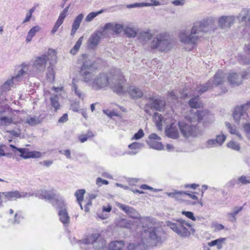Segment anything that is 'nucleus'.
I'll use <instances>...</instances> for the list:
<instances>
[{
    "instance_id": "nucleus-1",
    "label": "nucleus",
    "mask_w": 250,
    "mask_h": 250,
    "mask_svg": "<svg viewBox=\"0 0 250 250\" xmlns=\"http://www.w3.org/2000/svg\"><path fill=\"white\" fill-rule=\"evenodd\" d=\"M214 20L208 18L193 23L190 29H184L179 33L180 42L185 44H195L205 33H208L212 28Z\"/></svg>"
},
{
    "instance_id": "nucleus-2",
    "label": "nucleus",
    "mask_w": 250,
    "mask_h": 250,
    "mask_svg": "<svg viewBox=\"0 0 250 250\" xmlns=\"http://www.w3.org/2000/svg\"><path fill=\"white\" fill-rule=\"evenodd\" d=\"M123 74L120 70H116L109 73H101L96 75L93 80L92 88L98 90L110 86L116 93L125 92L123 83Z\"/></svg>"
},
{
    "instance_id": "nucleus-3",
    "label": "nucleus",
    "mask_w": 250,
    "mask_h": 250,
    "mask_svg": "<svg viewBox=\"0 0 250 250\" xmlns=\"http://www.w3.org/2000/svg\"><path fill=\"white\" fill-rule=\"evenodd\" d=\"M161 244V237L156 228L150 227L142 233L140 242L129 244L127 249L128 250H147Z\"/></svg>"
},
{
    "instance_id": "nucleus-4",
    "label": "nucleus",
    "mask_w": 250,
    "mask_h": 250,
    "mask_svg": "<svg viewBox=\"0 0 250 250\" xmlns=\"http://www.w3.org/2000/svg\"><path fill=\"white\" fill-rule=\"evenodd\" d=\"M209 115V113L208 110L201 111L191 110L189 114L186 116V119L189 123H186L184 122L179 123V128L182 135L185 137L194 135L196 126L191 123H198L204 118H207Z\"/></svg>"
},
{
    "instance_id": "nucleus-5",
    "label": "nucleus",
    "mask_w": 250,
    "mask_h": 250,
    "mask_svg": "<svg viewBox=\"0 0 250 250\" xmlns=\"http://www.w3.org/2000/svg\"><path fill=\"white\" fill-rule=\"evenodd\" d=\"M173 46L172 40L169 35L166 33L157 34L151 42V48L157 49L161 52L169 51Z\"/></svg>"
},
{
    "instance_id": "nucleus-6",
    "label": "nucleus",
    "mask_w": 250,
    "mask_h": 250,
    "mask_svg": "<svg viewBox=\"0 0 250 250\" xmlns=\"http://www.w3.org/2000/svg\"><path fill=\"white\" fill-rule=\"evenodd\" d=\"M96 69L94 62L91 60L85 61L81 67L80 79L92 87L94 80L93 72Z\"/></svg>"
},
{
    "instance_id": "nucleus-7",
    "label": "nucleus",
    "mask_w": 250,
    "mask_h": 250,
    "mask_svg": "<svg viewBox=\"0 0 250 250\" xmlns=\"http://www.w3.org/2000/svg\"><path fill=\"white\" fill-rule=\"evenodd\" d=\"M168 226L174 232L182 238H187L190 235V231L187 227L192 232L195 231L191 224L182 219H179L175 223L169 222Z\"/></svg>"
},
{
    "instance_id": "nucleus-8",
    "label": "nucleus",
    "mask_w": 250,
    "mask_h": 250,
    "mask_svg": "<svg viewBox=\"0 0 250 250\" xmlns=\"http://www.w3.org/2000/svg\"><path fill=\"white\" fill-rule=\"evenodd\" d=\"M50 55H42L34 58L32 62V70H31L33 75L43 73L47 67V62L50 59Z\"/></svg>"
},
{
    "instance_id": "nucleus-9",
    "label": "nucleus",
    "mask_w": 250,
    "mask_h": 250,
    "mask_svg": "<svg viewBox=\"0 0 250 250\" xmlns=\"http://www.w3.org/2000/svg\"><path fill=\"white\" fill-rule=\"evenodd\" d=\"M82 244H91L94 249L97 250L103 249L106 247V241L99 233H93L88 236L82 242Z\"/></svg>"
},
{
    "instance_id": "nucleus-10",
    "label": "nucleus",
    "mask_w": 250,
    "mask_h": 250,
    "mask_svg": "<svg viewBox=\"0 0 250 250\" xmlns=\"http://www.w3.org/2000/svg\"><path fill=\"white\" fill-rule=\"evenodd\" d=\"M250 107V103H248L240 106L236 107L233 111V117L236 123L238 124H244L248 121V115L246 111Z\"/></svg>"
},
{
    "instance_id": "nucleus-11",
    "label": "nucleus",
    "mask_w": 250,
    "mask_h": 250,
    "mask_svg": "<svg viewBox=\"0 0 250 250\" xmlns=\"http://www.w3.org/2000/svg\"><path fill=\"white\" fill-rule=\"evenodd\" d=\"M15 115L11 109L0 108V126H7L15 124Z\"/></svg>"
},
{
    "instance_id": "nucleus-12",
    "label": "nucleus",
    "mask_w": 250,
    "mask_h": 250,
    "mask_svg": "<svg viewBox=\"0 0 250 250\" xmlns=\"http://www.w3.org/2000/svg\"><path fill=\"white\" fill-rule=\"evenodd\" d=\"M165 102L158 97H150L149 98V103L146 104L145 106V111L148 114L151 113L148 108L154 109L161 111L164 109Z\"/></svg>"
},
{
    "instance_id": "nucleus-13",
    "label": "nucleus",
    "mask_w": 250,
    "mask_h": 250,
    "mask_svg": "<svg viewBox=\"0 0 250 250\" xmlns=\"http://www.w3.org/2000/svg\"><path fill=\"white\" fill-rule=\"evenodd\" d=\"M53 204L54 203H53ZM53 206H56V207H58L60 208L59 211L60 220L64 226H68L70 223V217L67 212L63 201L61 200H57L56 201V205L53 204Z\"/></svg>"
},
{
    "instance_id": "nucleus-14",
    "label": "nucleus",
    "mask_w": 250,
    "mask_h": 250,
    "mask_svg": "<svg viewBox=\"0 0 250 250\" xmlns=\"http://www.w3.org/2000/svg\"><path fill=\"white\" fill-rule=\"evenodd\" d=\"M106 36L105 33L102 28L95 31L89 37L87 41V45L91 49H94L99 44L102 37Z\"/></svg>"
},
{
    "instance_id": "nucleus-15",
    "label": "nucleus",
    "mask_w": 250,
    "mask_h": 250,
    "mask_svg": "<svg viewBox=\"0 0 250 250\" xmlns=\"http://www.w3.org/2000/svg\"><path fill=\"white\" fill-rule=\"evenodd\" d=\"M29 66L25 63H22L19 66L15 72V76L13 77L16 82H21L23 80V76L28 75H33L32 71H29Z\"/></svg>"
},
{
    "instance_id": "nucleus-16",
    "label": "nucleus",
    "mask_w": 250,
    "mask_h": 250,
    "mask_svg": "<svg viewBox=\"0 0 250 250\" xmlns=\"http://www.w3.org/2000/svg\"><path fill=\"white\" fill-rule=\"evenodd\" d=\"M236 18L237 17L233 15L222 16L218 20V26L222 29L228 30L234 24Z\"/></svg>"
},
{
    "instance_id": "nucleus-17",
    "label": "nucleus",
    "mask_w": 250,
    "mask_h": 250,
    "mask_svg": "<svg viewBox=\"0 0 250 250\" xmlns=\"http://www.w3.org/2000/svg\"><path fill=\"white\" fill-rule=\"evenodd\" d=\"M125 77L123 75V83H122L123 87H124V89L125 90V92L123 93H117L119 95H125L126 93H128L130 96L133 99H138L141 98L143 96L142 91L139 89V88L134 87V86H129L126 87L125 85Z\"/></svg>"
},
{
    "instance_id": "nucleus-18",
    "label": "nucleus",
    "mask_w": 250,
    "mask_h": 250,
    "mask_svg": "<svg viewBox=\"0 0 250 250\" xmlns=\"http://www.w3.org/2000/svg\"><path fill=\"white\" fill-rule=\"evenodd\" d=\"M5 202L10 200H16L18 199L29 197L33 194L30 193L20 192L18 190L3 192Z\"/></svg>"
},
{
    "instance_id": "nucleus-19",
    "label": "nucleus",
    "mask_w": 250,
    "mask_h": 250,
    "mask_svg": "<svg viewBox=\"0 0 250 250\" xmlns=\"http://www.w3.org/2000/svg\"><path fill=\"white\" fill-rule=\"evenodd\" d=\"M101 28L106 36L107 32L110 31L116 34L120 33L123 30V25L115 22H109L106 23L103 27Z\"/></svg>"
},
{
    "instance_id": "nucleus-20",
    "label": "nucleus",
    "mask_w": 250,
    "mask_h": 250,
    "mask_svg": "<svg viewBox=\"0 0 250 250\" xmlns=\"http://www.w3.org/2000/svg\"><path fill=\"white\" fill-rule=\"evenodd\" d=\"M237 19L239 22H248L250 26V8H242L237 16Z\"/></svg>"
},
{
    "instance_id": "nucleus-21",
    "label": "nucleus",
    "mask_w": 250,
    "mask_h": 250,
    "mask_svg": "<svg viewBox=\"0 0 250 250\" xmlns=\"http://www.w3.org/2000/svg\"><path fill=\"white\" fill-rule=\"evenodd\" d=\"M227 79L230 84L232 85H239L242 82L243 76L240 74L232 72L229 74Z\"/></svg>"
},
{
    "instance_id": "nucleus-22",
    "label": "nucleus",
    "mask_w": 250,
    "mask_h": 250,
    "mask_svg": "<svg viewBox=\"0 0 250 250\" xmlns=\"http://www.w3.org/2000/svg\"><path fill=\"white\" fill-rule=\"evenodd\" d=\"M10 146L12 148V151L16 154H18V152L20 154L19 156L23 159L29 158L30 151L26 148H18L13 145H10Z\"/></svg>"
},
{
    "instance_id": "nucleus-23",
    "label": "nucleus",
    "mask_w": 250,
    "mask_h": 250,
    "mask_svg": "<svg viewBox=\"0 0 250 250\" xmlns=\"http://www.w3.org/2000/svg\"><path fill=\"white\" fill-rule=\"evenodd\" d=\"M166 134L167 136L172 139L178 138L179 133L176 125L174 124H171L169 128H166Z\"/></svg>"
},
{
    "instance_id": "nucleus-24",
    "label": "nucleus",
    "mask_w": 250,
    "mask_h": 250,
    "mask_svg": "<svg viewBox=\"0 0 250 250\" xmlns=\"http://www.w3.org/2000/svg\"><path fill=\"white\" fill-rule=\"evenodd\" d=\"M226 78V74L222 71L219 70L214 75L213 77V81H211L212 85L214 84L216 86L221 84L225 82Z\"/></svg>"
},
{
    "instance_id": "nucleus-25",
    "label": "nucleus",
    "mask_w": 250,
    "mask_h": 250,
    "mask_svg": "<svg viewBox=\"0 0 250 250\" xmlns=\"http://www.w3.org/2000/svg\"><path fill=\"white\" fill-rule=\"evenodd\" d=\"M243 209V207H234L231 211L227 213V216L229 220L231 222H234L236 220L237 215L241 212Z\"/></svg>"
},
{
    "instance_id": "nucleus-26",
    "label": "nucleus",
    "mask_w": 250,
    "mask_h": 250,
    "mask_svg": "<svg viewBox=\"0 0 250 250\" xmlns=\"http://www.w3.org/2000/svg\"><path fill=\"white\" fill-rule=\"evenodd\" d=\"M152 38V34L150 31H142L139 33L138 40L142 43H146Z\"/></svg>"
},
{
    "instance_id": "nucleus-27",
    "label": "nucleus",
    "mask_w": 250,
    "mask_h": 250,
    "mask_svg": "<svg viewBox=\"0 0 250 250\" xmlns=\"http://www.w3.org/2000/svg\"><path fill=\"white\" fill-rule=\"evenodd\" d=\"M213 87L212 82L209 80L205 85H200L197 87L196 91L198 95H201Z\"/></svg>"
},
{
    "instance_id": "nucleus-28",
    "label": "nucleus",
    "mask_w": 250,
    "mask_h": 250,
    "mask_svg": "<svg viewBox=\"0 0 250 250\" xmlns=\"http://www.w3.org/2000/svg\"><path fill=\"white\" fill-rule=\"evenodd\" d=\"M78 80L73 79L72 82V90L74 91L75 95L79 98L83 99L84 98L83 94L78 88Z\"/></svg>"
},
{
    "instance_id": "nucleus-29",
    "label": "nucleus",
    "mask_w": 250,
    "mask_h": 250,
    "mask_svg": "<svg viewBox=\"0 0 250 250\" xmlns=\"http://www.w3.org/2000/svg\"><path fill=\"white\" fill-rule=\"evenodd\" d=\"M41 30V27L39 25H36L31 28L28 31L26 38V41L29 42L31 41L32 38L35 36L37 32Z\"/></svg>"
},
{
    "instance_id": "nucleus-30",
    "label": "nucleus",
    "mask_w": 250,
    "mask_h": 250,
    "mask_svg": "<svg viewBox=\"0 0 250 250\" xmlns=\"http://www.w3.org/2000/svg\"><path fill=\"white\" fill-rule=\"evenodd\" d=\"M41 195L43 198L47 200L53 201L57 200L56 194L51 191L42 190L41 191Z\"/></svg>"
},
{
    "instance_id": "nucleus-31",
    "label": "nucleus",
    "mask_w": 250,
    "mask_h": 250,
    "mask_svg": "<svg viewBox=\"0 0 250 250\" xmlns=\"http://www.w3.org/2000/svg\"><path fill=\"white\" fill-rule=\"evenodd\" d=\"M144 145L141 143H139L138 142H134L128 146V147L130 149L135 150L136 151H131L128 152V154L130 155H135L136 154L139 150L143 147Z\"/></svg>"
},
{
    "instance_id": "nucleus-32",
    "label": "nucleus",
    "mask_w": 250,
    "mask_h": 250,
    "mask_svg": "<svg viewBox=\"0 0 250 250\" xmlns=\"http://www.w3.org/2000/svg\"><path fill=\"white\" fill-rule=\"evenodd\" d=\"M147 144L150 147L158 150H161L164 149V146L161 142L157 141V140H147Z\"/></svg>"
},
{
    "instance_id": "nucleus-33",
    "label": "nucleus",
    "mask_w": 250,
    "mask_h": 250,
    "mask_svg": "<svg viewBox=\"0 0 250 250\" xmlns=\"http://www.w3.org/2000/svg\"><path fill=\"white\" fill-rule=\"evenodd\" d=\"M124 246L125 243L123 241L112 242L110 244L109 250H122Z\"/></svg>"
},
{
    "instance_id": "nucleus-34",
    "label": "nucleus",
    "mask_w": 250,
    "mask_h": 250,
    "mask_svg": "<svg viewBox=\"0 0 250 250\" xmlns=\"http://www.w3.org/2000/svg\"><path fill=\"white\" fill-rule=\"evenodd\" d=\"M153 120L155 123L157 127L159 130H162L163 122V118L161 114L156 112L154 113Z\"/></svg>"
},
{
    "instance_id": "nucleus-35",
    "label": "nucleus",
    "mask_w": 250,
    "mask_h": 250,
    "mask_svg": "<svg viewBox=\"0 0 250 250\" xmlns=\"http://www.w3.org/2000/svg\"><path fill=\"white\" fill-rule=\"evenodd\" d=\"M225 125L230 134L237 135L240 139L242 138L241 134L235 125H232L229 122H225Z\"/></svg>"
},
{
    "instance_id": "nucleus-36",
    "label": "nucleus",
    "mask_w": 250,
    "mask_h": 250,
    "mask_svg": "<svg viewBox=\"0 0 250 250\" xmlns=\"http://www.w3.org/2000/svg\"><path fill=\"white\" fill-rule=\"evenodd\" d=\"M198 97L199 95H197L196 96H194V98H191L189 100L188 104L191 108H197L202 106V104L199 101V99L198 98Z\"/></svg>"
},
{
    "instance_id": "nucleus-37",
    "label": "nucleus",
    "mask_w": 250,
    "mask_h": 250,
    "mask_svg": "<svg viewBox=\"0 0 250 250\" xmlns=\"http://www.w3.org/2000/svg\"><path fill=\"white\" fill-rule=\"evenodd\" d=\"M226 240V238H220L213 241H211L208 243L209 246H214L216 245L218 249L220 250L222 248L223 243Z\"/></svg>"
},
{
    "instance_id": "nucleus-38",
    "label": "nucleus",
    "mask_w": 250,
    "mask_h": 250,
    "mask_svg": "<svg viewBox=\"0 0 250 250\" xmlns=\"http://www.w3.org/2000/svg\"><path fill=\"white\" fill-rule=\"evenodd\" d=\"M50 99L52 106L54 108L55 110L58 109L60 106L59 96L57 95H54L51 96Z\"/></svg>"
},
{
    "instance_id": "nucleus-39",
    "label": "nucleus",
    "mask_w": 250,
    "mask_h": 250,
    "mask_svg": "<svg viewBox=\"0 0 250 250\" xmlns=\"http://www.w3.org/2000/svg\"><path fill=\"white\" fill-rule=\"evenodd\" d=\"M83 40V36H82L79 39V40L76 42L74 46L73 47V48H72L70 50V52L71 54H72L73 55H75L77 53V52L79 51V50L80 48V46L82 43Z\"/></svg>"
},
{
    "instance_id": "nucleus-40",
    "label": "nucleus",
    "mask_w": 250,
    "mask_h": 250,
    "mask_svg": "<svg viewBox=\"0 0 250 250\" xmlns=\"http://www.w3.org/2000/svg\"><path fill=\"white\" fill-rule=\"evenodd\" d=\"M15 79L12 77L11 79L7 80L2 86V88L4 90H9L11 87H13L14 85Z\"/></svg>"
},
{
    "instance_id": "nucleus-41",
    "label": "nucleus",
    "mask_w": 250,
    "mask_h": 250,
    "mask_svg": "<svg viewBox=\"0 0 250 250\" xmlns=\"http://www.w3.org/2000/svg\"><path fill=\"white\" fill-rule=\"evenodd\" d=\"M83 18V15L82 14H81L77 16L75 18L72 27L78 29L80 25V24Z\"/></svg>"
},
{
    "instance_id": "nucleus-42",
    "label": "nucleus",
    "mask_w": 250,
    "mask_h": 250,
    "mask_svg": "<svg viewBox=\"0 0 250 250\" xmlns=\"http://www.w3.org/2000/svg\"><path fill=\"white\" fill-rule=\"evenodd\" d=\"M26 122L28 125L34 126L40 124L41 121L39 117H34L27 118Z\"/></svg>"
},
{
    "instance_id": "nucleus-43",
    "label": "nucleus",
    "mask_w": 250,
    "mask_h": 250,
    "mask_svg": "<svg viewBox=\"0 0 250 250\" xmlns=\"http://www.w3.org/2000/svg\"><path fill=\"white\" fill-rule=\"evenodd\" d=\"M85 192L84 189H79L75 193V195L77 198V200L79 204L82 202L83 200V195Z\"/></svg>"
},
{
    "instance_id": "nucleus-44",
    "label": "nucleus",
    "mask_w": 250,
    "mask_h": 250,
    "mask_svg": "<svg viewBox=\"0 0 250 250\" xmlns=\"http://www.w3.org/2000/svg\"><path fill=\"white\" fill-rule=\"evenodd\" d=\"M237 183V184L241 183L242 185L250 184V176L242 175L238 177Z\"/></svg>"
},
{
    "instance_id": "nucleus-45",
    "label": "nucleus",
    "mask_w": 250,
    "mask_h": 250,
    "mask_svg": "<svg viewBox=\"0 0 250 250\" xmlns=\"http://www.w3.org/2000/svg\"><path fill=\"white\" fill-rule=\"evenodd\" d=\"M227 146L228 147L235 151H239L240 149V145L234 141H230L227 144Z\"/></svg>"
},
{
    "instance_id": "nucleus-46",
    "label": "nucleus",
    "mask_w": 250,
    "mask_h": 250,
    "mask_svg": "<svg viewBox=\"0 0 250 250\" xmlns=\"http://www.w3.org/2000/svg\"><path fill=\"white\" fill-rule=\"evenodd\" d=\"M124 32L128 37H134L136 35V31L132 28L126 27L124 29Z\"/></svg>"
},
{
    "instance_id": "nucleus-47",
    "label": "nucleus",
    "mask_w": 250,
    "mask_h": 250,
    "mask_svg": "<svg viewBox=\"0 0 250 250\" xmlns=\"http://www.w3.org/2000/svg\"><path fill=\"white\" fill-rule=\"evenodd\" d=\"M103 10H100L97 12H91L88 14V15L85 18V21H91L93 20V19L95 18L99 14L102 13Z\"/></svg>"
},
{
    "instance_id": "nucleus-48",
    "label": "nucleus",
    "mask_w": 250,
    "mask_h": 250,
    "mask_svg": "<svg viewBox=\"0 0 250 250\" xmlns=\"http://www.w3.org/2000/svg\"><path fill=\"white\" fill-rule=\"evenodd\" d=\"M226 139V136L221 133V134L217 135L216 137V142L218 146H221Z\"/></svg>"
},
{
    "instance_id": "nucleus-49",
    "label": "nucleus",
    "mask_w": 250,
    "mask_h": 250,
    "mask_svg": "<svg viewBox=\"0 0 250 250\" xmlns=\"http://www.w3.org/2000/svg\"><path fill=\"white\" fill-rule=\"evenodd\" d=\"M247 122L248 121L245 122V123L243 124L242 125L247 137L250 139V123H248Z\"/></svg>"
},
{
    "instance_id": "nucleus-50",
    "label": "nucleus",
    "mask_w": 250,
    "mask_h": 250,
    "mask_svg": "<svg viewBox=\"0 0 250 250\" xmlns=\"http://www.w3.org/2000/svg\"><path fill=\"white\" fill-rule=\"evenodd\" d=\"M218 145L215 139H209L207 142L206 146L207 148H211L217 146Z\"/></svg>"
},
{
    "instance_id": "nucleus-51",
    "label": "nucleus",
    "mask_w": 250,
    "mask_h": 250,
    "mask_svg": "<svg viewBox=\"0 0 250 250\" xmlns=\"http://www.w3.org/2000/svg\"><path fill=\"white\" fill-rule=\"evenodd\" d=\"M185 193H186V192L175 190V195L174 199L177 201L182 200V197L184 196V195H185Z\"/></svg>"
},
{
    "instance_id": "nucleus-52",
    "label": "nucleus",
    "mask_w": 250,
    "mask_h": 250,
    "mask_svg": "<svg viewBox=\"0 0 250 250\" xmlns=\"http://www.w3.org/2000/svg\"><path fill=\"white\" fill-rule=\"evenodd\" d=\"M182 214L185 215L187 218L191 219L193 221L196 220L194 216L193 213L191 211H182Z\"/></svg>"
},
{
    "instance_id": "nucleus-53",
    "label": "nucleus",
    "mask_w": 250,
    "mask_h": 250,
    "mask_svg": "<svg viewBox=\"0 0 250 250\" xmlns=\"http://www.w3.org/2000/svg\"><path fill=\"white\" fill-rule=\"evenodd\" d=\"M144 135V131L142 129L139 130L137 133H135L132 138V140H138L143 137Z\"/></svg>"
},
{
    "instance_id": "nucleus-54",
    "label": "nucleus",
    "mask_w": 250,
    "mask_h": 250,
    "mask_svg": "<svg viewBox=\"0 0 250 250\" xmlns=\"http://www.w3.org/2000/svg\"><path fill=\"white\" fill-rule=\"evenodd\" d=\"M46 75L47 78L50 80H53L54 79V76L53 72V68L50 66L48 67Z\"/></svg>"
},
{
    "instance_id": "nucleus-55",
    "label": "nucleus",
    "mask_w": 250,
    "mask_h": 250,
    "mask_svg": "<svg viewBox=\"0 0 250 250\" xmlns=\"http://www.w3.org/2000/svg\"><path fill=\"white\" fill-rule=\"evenodd\" d=\"M62 21L57 20L54 27L51 31L52 33L54 34L57 31L58 28L62 24Z\"/></svg>"
},
{
    "instance_id": "nucleus-56",
    "label": "nucleus",
    "mask_w": 250,
    "mask_h": 250,
    "mask_svg": "<svg viewBox=\"0 0 250 250\" xmlns=\"http://www.w3.org/2000/svg\"><path fill=\"white\" fill-rule=\"evenodd\" d=\"M145 6H159L160 5L159 1L156 0H150L149 2H146Z\"/></svg>"
},
{
    "instance_id": "nucleus-57",
    "label": "nucleus",
    "mask_w": 250,
    "mask_h": 250,
    "mask_svg": "<svg viewBox=\"0 0 250 250\" xmlns=\"http://www.w3.org/2000/svg\"><path fill=\"white\" fill-rule=\"evenodd\" d=\"M178 96L176 95L173 91L169 92L167 96L168 100L170 101L171 102H173V100H175L177 99Z\"/></svg>"
},
{
    "instance_id": "nucleus-58",
    "label": "nucleus",
    "mask_w": 250,
    "mask_h": 250,
    "mask_svg": "<svg viewBox=\"0 0 250 250\" xmlns=\"http://www.w3.org/2000/svg\"><path fill=\"white\" fill-rule=\"evenodd\" d=\"M118 207L123 210L126 213L129 211V209H130V207L129 206L125 205L124 204H122L121 203H119L118 205Z\"/></svg>"
},
{
    "instance_id": "nucleus-59",
    "label": "nucleus",
    "mask_w": 250,
    "mask_h": 250,
    "mask_svg": "<svg viewBox=\"0 0 250 250\" xmlns=\"http://www.w3.org/2000/svg\"><path fill=\"white\" fill-rule=\"evenodd\" d=\"M171 3L175 6H183L186 3V0H175Z\"/></svg>"
},
{
    "instance_id": "nucleus-60",
    "label": "nucleus",
    "mask_w": 250,
    "mask_h": 250,
    "mask_svg": "<svg viewBox=\"0 0 250 250\" xmlns=\"http://www.w3.org/2000/svg\"><path fill=\"white\" fill-rule=\"evenodd\" d=\"M108 183H109L107 180H103L100 177L98 178L96 180V184L99 186H101L102 184L108 185Z\"/></svg>"
},
{
    "instance_id": "nucleus-61",
    "label": "nucleus",
    "mask_w": 250,
    "mask_h": 250,
    "mask_svg": "<svg viewBox=\"0 0 250 250\" xmlns=\"http://www.w3.org/2000/svg\"><path fill=\"white\" fill-rule=\"evenodd\" d=\"M41 156V153L38 151H30L29 158H36Z\"/></svg>"
},
{
    "instance_id": "nucleus-62",
    "label": "nucleus",
    "mask_w": 250,
    "mask_h": 250,
    "mask_svg": "<svg viewBox=\"0 0 250 250\" xmlns=\"http://www.w3.org/2000/svg\"><path fill=\"white\" fill-rule=\"evenodd\" d=\"M68 120V115L67 114H64L58 120V122L60 123H63Z\"/></svg>"
},
{
    "instance_id": "nucleus-63",
    "label": "nucleus",
    "mask_w": 250,
    "mask_h": 250,
    "mask_svg": "<svg viewBox=\"0 0 250 250\" xmlns=\"http://www.w3.org/2000/svg\"><path fill=\"white\" fill-rule=\"evenodd\" d=\"M149 140H161V138L158 136L155 133H152L149 135Z\"/></svg>"
},
{
    "instance_id": "nucleus-64",
    "label": "nucleus",
    "mask_w": 250,
    "mask_h": 250,
    "mask_svg": "<svg viewBox=\"0 0 250 250\" xmlns=\"http://www.w3.org/2000/svg\"><path fill=\"white\" fill-rule=\"evenodd\" d=\"M129 210V211L127 212V214L132 217H135L137 213L136 210L132 207H130V209Z\"/></svg>"
}]
</instances>
